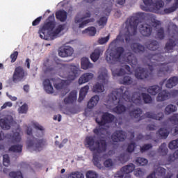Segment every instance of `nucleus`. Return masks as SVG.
Returning <instances> with one entry per match:
<instances>
[{
    "label": "nucleus",
    "instance_id": "nucleus-1",
    "mask_svg": "<svg viewBox=\"0 0 178 178\" xmlns=\"http://www.w3.org/2000/svg\"><path fill=\"white\" fill-rule=\"evenodd\" d=\"M147 59V69L138 67L135 70V77L138 80H152L155 74V70H156V75L159 77H163L166 75V73H169L172 70V66L169 65V63H161L159 62H163L165 60V56L162 53L153 54L149 53L146 56Z\"/></svg>",
    "mask_w": 178,
    "mask_h": 178
},
{
    "label": "nucleus",
    "instance_id": "nucleus-2",
    "mask_svg": "<svg viewBox=\"0 0 178 178\" xmlns=\"http://www.w3.org/2000/svg\"><path fill=\"white\" fill-rule=\"evenodd\" d=\"M111 97L113 104L117 105L116 107L113 108V111L118 115H122L126 111V107L124 106L126 102L129 103L127 104L128 109H131L134 106L130 92L124 86H121L120 88L114 90L111 94Z\"/></svg>",
    "mask_w": 178,
    "mask_h": 178
},
{
    "label": "nucleus",
    "instance_id": "nucleus-3",
    "mask_svg": "<svg viewBox=\"0 0 178 178\" xmlns=\"http://www.w3.org/2000/svg\"><path fill=\"white\" fill-rule=\"evenodd\" d=\"M145 16V14L144 13H137L127 19L126 24L129 26L127 31L124 34V37L127 44H129V42H130L131 37H133V35H136V34H137V27L138 26V24L140 23V22H141V20H143V19H144Z\"/></svg>",
    "mask_w": 178,
    "mask_h": 178
},
{
    "label": "nucleus",
    "instance_id": "nucleus-4",
    "mask_svg": "<svg viewBox=\"0 0 178 178\" xmlns=\"http://www.w3.org/2000/svg\"><path fill=\"white\" fill-rule=\"evenodd\" d=\"M26 134L30 137L26 141V147L28 149H34L35 151H41L45 145H47V140L44 139H37L33 136V129L28 127Z\"/></svg>",
    "mask_w": 178,
    "mask_h": 178
},
{
    "label": "nucleus",
    "instance_id": "nucleus-5",
    "mask_svg": "<svg viewBox=\"0 0 178 178\" xmlns=\"http://www.w3.org/2000/svg\"><path fill=\"white\" fill-rule=\"evenodd\" d=\"M86 141L89 149L92 152L96 151L97 154H102V152H105L106 148H108V143L105 139H99L95 141L94 136H88L86 138Z\"/></svg>",
    "mask_w": 178,
    "mask_h": 178
},
{
    "label": "nucleus",
    "instance_id": "nucleus-6",
    "mask_svg": "<svg viewBox=\"0 0 178 178\" xmlns=\"http://www.w3.org/2000/svg\"><path fill=\"white\" fill-rule=\"evenodd\" d=\"M123 54H124V48L118 47L115 50L106 52V60L109 65H116L120 62Z\"/></svg>",
    "mask_w": 178,
    "mask_h": 178
},
{
    "label": "nucleus",
    "instance_id": "nucleus-7",
    "mask_svg": "<svg viewBox=\"0 0 178 178\" xmlns=\"http://www.w3.org/2000/svg\"><path fill=\"white\" fill-rule=\"evenodd\" d=\"M56 27V22L55 21V14L49 15L46 19V22L39 30V34L42 40H48L47 36V31H54V29Z\"/></svg>",
    "mask_w": 178,
    "mask_h": 178
},
{
    "label": "nucleus",
    "instance_id": "nucleus-8",
    "mask_svg": "<svg viewBox=\"0 0 178 178\" xmlns=\"http://www.w3.org/2000/svg\"><path fill=\"white\" fill-rule=\"evenodd\" d=\"M113 120H115V115L108 112L104 113L100 121H98V119H96V122L99 124V127L95 129L93 133L96 134V136H101L102 132L105 130V129L101 127V126H105V124L112 123Z\"/></svg>",
    "mask_w": 178,
    "mask_h": 178
},
{
    "label": "nucleus",
    "instance_id": "nucleus-9",
    "mask_svg": "<svg viewBox=\"0 0 178 178\" xmlns=\"http://www.w3.org/2000/svg\"><path fill=\"white\" fill-rule=\"evenodd\" d=\"M144 6H140L142 10H145V12H154V13H158L159 10L161 8L165 6V3L162 0H143Z\"/></svg>",
    "mask_w": 178,
    "mask_h": 178
},
{
    "label": "nucleus",
    "instance_id": "nucleus-10",
    "mask_svg": "<svg viewBox=\"0 0 178 178\" xmlns=\"http://www.w3.org/2000/svg\"><path fill=\"white\" fill-rule=\"evenodd\" d=\"M169 35L172 38H170L168 42L165 44V49L166 52H172L173 48L176 47V41L175 40H178V27L177 25L172 24L171 27L168 28ZM173 38L175 40H173Z\"/></svg>",
    "mask_w": 178,
    "mask_h": 178
},
{
    "label": "nucleus",
    "instance_id": "nucleus-11",
    "mask_svg": "<svg viewBox=\"0 0 178 178\" xmlns=\"http://www.w3.org/2000/svg\"><path fill=\"white\" fill-rule=\"evenodd\" d=\"M98 80L102 83H97L93 86L92 91L93 92H104L105 91V87L104 84H108V80H109V76H108V71L104 70L99 74Z\"/></svg>",
    "mask_w": 178,
    "mask_h": 178
},
{
    "label": "nucleus",
    "instance_id": "nucleus-12",
    "mask_svg": "<svg viewBox=\"0 0 178 178\" xmlns=\"http://www.w3.org/2000/svg\"><path fill=\"white\" fill-rule=\"evenodd\" d=\"M131 101L135 105H140L141 104V99L143 98L145 104H151L152 102V97L147 93H140V92H135L131 96Z\"/></svg>",
    "mask_w": 178,
    "mask_h": 178
},
{
    "label": "nucleus",
    "instance_id": "nucleus-13",
    "mask_svg": "<svg viewBox=\"0 0 178 178\" xmlns=\"http://www.w3.org/2000/svg\"><path fill=\"white\" fill-rule=\"evenodd\" d=\"M27 71L22 66L19 65L16 67L13 74V83L23 81L27 77Z\"/></svg>",
    "mask_w": 178,
    "mask_h": 178
},
{
    "label": "nucleus",
    "instance_id": "nucleus-14",
    "mask_svg": "<svg viewBox=\"0 0 178 178\" xmlns=\"http://www.w3.org/2000/svg\"><path fill=\"white\" fill-rule=\"evenodd\" d=\"M88 17H91V13H90V11H87L85 14L83 15L81 18L76 17L74 19V23H76V24L80 23L79 25V28L84 29V27H86V26H87L88 23H94L95 22V19H88ZM84 19H88L84 20Z\"/></svg>",
    "mask_w": 178,
    "mask_h": 178
},
{
    "label": "nucleus",
    "instance_id": "nucleus-15",
    "mask_svg": "<svg viewBox=\"0 0 178 178\" xmlns=\"http://www.w3.org/2000/svg\"><path fill=\"white\" fill-rule=\"evenodd\" d=\"M5 138L10 140L13 144H15V143H20V141H22V137L20 136V133L19 132L7 134L5 136V134H3L2 131H0V141H2V140H3Z\"/></svg>",
    "mask_w": 178,
    "mask_h": 178
},
{
    "label": "nucleus",
    "instance_id": "nucleus-16",
    "mask_svg": "<svg viewBox=\"0 0 178 178\" xmlns=\"http://www.w3.org/2000/svg\"><path fill=\"white\" fill-rule=\"evenodd\" d=\"M68 69L70 71L66 72V74L64 75L65 79H67L68 81H73V80L76 79L77 77V74L79 73V68L76 65H67Z\"/></svg>",
    "mask_w": 178,
    "mask_h": 178
},
{
    "label": "nucleus",
    "instance_id": "nucleus-17",
    "mask_svg": "<svg viewBox=\"0 0 178 178\" xmlns=\"http://www.w3.org/2000/svg\"><path fill=\"white\" fill-rule=\"evenodd\" d=\"M127 134L124 131L120 130L114 132L111 136V140L113 143H120L126 140Z\"/></svg>",
    "mask_w": 178,
    "mask_h": 178
},
{
    "label": "nucleus",
    "instance_id": "nucleus-18",
    "mask_svg": "<svg viewBox=\"0 0 178 178\" xmlns=\"http://www.w3.org/2000/svg\"><path fill=\"white\" fill-rule=\"evenodd\" d=\"M139 31L143 37H149L152 34V26L148 24L140 25Z\"/></svg>",
    "mask_w": 178,
    "mask_h": 178
},
{
    "label": "nucleus",
    "instance_id": "nucleus-19",
    "mask_svg": "<svg viewBox=\"0 0 178 178\" xmlns=\"http://www.w3.org/2000/svg\"><path fill=\"white\" fill-rule=\"evenodd\" d=\"M130 49L134 54H144L145 52V47L138 42H133L130 44Z\"/></svg>",
    "mask_w": 178,
    "mask_h": 178
},
{
    "label": "nucleus",
    "instance_id": "nucleus-20",
    "mask_svg": "<svg viewBox=\"0 0 178 178\" xmlns=\"http://www.w3.org/2000/svg\"><path fill=\"white\" fill-rule=\"evenodd\" d=\"M73 48L69 46H65L60 49L58 55L59 56H61V58H66L67 56H72V55H73Z\"/></svg>",
    "mask_w": 178,
    "mask_h": 178
},
{
    "label": "nucleus",
    "instance_id": "nucleus-21",
    "mask_svg": "<svg viewBox=\"0 0 178 178\" xmlns=\"http://www.w3.org/2000/svg\"><path fill=\"white\" fill-rule=\"evenodd\" d=\"M65 29V24L58 25L54 31L49 33L51 40H55V38H57L58 35H59V34H60V33H62V31H63V30Z\"/></svg>",
    "mask_w": 178,
    "mask_h": 178
},
{
    "label": "nucleus",
    "instance_id": "nucleus-22",
    "mask_svg": "<svg viewBox=\"0 0 178 178\" xmlns=\"http://www.w3.org/2000/svg\"><path fill=\"white\" fill-rule=\"evenodd\" d=\"M94 79V74L86 72L85 74H83L80 78L79 79L78 83L79 84H86V83H88L90 80H92Z\"/></svg>",
    "mask_w": 178,
    "mask_h": 178
},
{
    "label": "nucleus",
    "instance_id": "nucleus-23",
    "mask_svg": "<svg viewBox=\"0 0 178 178\" xmlns=\"http://www.w3.org/2000/svg\"><path fill=\"white\" fill-rule=\"evenodd\" d=\"M77 99V92L76 90H72L68 95L67 97L64 99V103L65 105H69L76 102Z\"/></svg>",
    "mask_w": 178,
    "mask_h": 178
},
{
    "label": "nucleus",
    "instance_id": "nucleus-24",
    "mask_svg": "<svg viewBox=\"0 0 178 178\" xmlns=\"http://www.w3.org/2000/svg\"><path fill=\"white\" fill-rule=\"evenodd\" d=\"M170 98V92L168 90H161L159 92L158 96L156 97L157 102H162L163 101H167Z\"/></svg>",
    "mask_w": 178,
    "mask_h": 178
},
{
    "label": "nucleus",
    "instance_id": "nucleus-25",
    "mask_svg": "<svg viewBox=\"0 0 178 178\" xmlns=\"http://www.w3.org/2000/svg\"><path fill=\"white\" fill-rule=\"evenodd\" d=\"M102 54H104V50H102L101 47H97L95 49L94 51L90 54V59L92 62H97Z\"/></svg>",
    "mask_w": 178,
    "mask_h": 178
},
{
    "label": "nucleus",
    "instance_id": "nucleus-26",
    "mask_svg": "<svg viewBox=\"0 0 178 178\" xmlns=\"http://www.w3.org/2000/svg\"><path fill=\"white\" fill-rule=\"evenodd\" d=\"M145 46L149 51H156L159 48V42L156 40H150L145 43Z\"/></svg>",
    "mask_w": 178,
    "mask_h": 178
},
{
    "label": "nucleus",
    "instance_id": "nucleus-27",
    "mask_svg": "<svg viewBox=\"0 0 178 178\" xmlns=\"http://www.w3.org/2000/svg\"><path fill=\"white\" fill-rule=\"evenodd\" d=\"M145 116H146V118H147L148 119H154V120H162L164 117L163 113H162L155 114L151 112H147L145 114Z\"/></svg>",
    "mask_w": 178,
    "mask_h": 178
},
{
    "label": "nucleus",
    "instance_id": "nucleus-28",
    "mask_svg": "<svg viewBox=\"0 0 178 178\" xmlns=\"http://www.w3.org/2000/svg\"><path fill=\"white\" fill-rule=\"evenodd\" d=\"M44 89L47 94H52L54 92V87L49 79H44L43 81Z\"/></svg>",
    "mask_w": 178,
    "mask_h": 178
},
{
    "label": "nucleus",
    "instance_id": "nucleus-29",
    "mask_svg": "<svg viewBox=\"0 0 178 178\" xmlns=\"http://www.w3.org/2000/svg\"><path fill=\"white\" fill-rule=\"evenodd\" d=\"M81 69L87 70V69H92L94 65L90 62V60L87 58H82L81 62Z\"/></svg>",
    "mask_w": 178,
    "mask_h": 178
},
{
    "label": "nucleus",
    "instance_id": "nucleus-30",
    "mask_svg": "<svg viewBox=\"0 0 178 178\" xmlns=\"http://www.w3.org/2000/svg\"><path fill=\"white\" fill-rule=\"evenodd\" d=\"M161 91H162V87L158 85L152 86L147 88V92L150 94V95H156V94H159Z\"/></svg>",
    "mask_w": 178,
    "mask_h": 178
},
{
    "label": "nucleus",
    "instance_id": "nucleus-31",
    "mask_svg": "<svg viewBox=\"0 0 178 178\" xmlns=\"http://www.w3.org/2000/svg\"><path fill=\"white\" fill-rule=\"evenodd\" d=\"M102 157L99 156V154L97 153L93 154L92 162L95 166H97L98 169H102L103 168L102 163H101V160Z\"/></svg>",
    "mask_w": 178,
    "mask_h": 178
},
{
    "label": "nucleus",
    "instance_id": "nucleus-32",
    "mask_svg": "<svg viewBox=\"0 0 178 178\" xmlns=\"http://www.w3.org/2000/svg\"><path fill=\"white\" fill-rule=\"evenodd\" d=\"M143 114V110L140 108H137L129 111V115L131 118H134V119H139L141 120V115Z\"/></svg>",
    "mask_w": 178,
    "mask_h": 178
},
{
    "label": "nucleus",
    "instance_id": "nucleus-33",
    "mask_svg": "<svg viewBox=\"0 0 178 178\" xmlns=\"http://www.w3.org/2000/svg\"><path fill=\"white\" fill-rule=\"evenodd\" d=\"M177 84H178V77L172 76L167 81L165 87L167 88H173V87H176Z\"/></svg>",
    "mask_w": 178,
    "mask_h": 178
},
{
    "label": "nucleus",
    "instance_id": "nucleus-34",
    "mask_svg": "<svg viewBox=\"0 0 178 178\" xmlns=\"http://www.w3.org/2000/svg\"><path fill=\"white\" fill-rule=\"evenodd\" d=\"M56 17L60 22H66L67 19V13L65 10H58L56 13Z\"/></svg>",
    "mask_w": 178,
    "mask_h": 178
},
{
    "label": "nucleus",
    "instance_id": "nucleus-35",
    "mask_svg": "<svg viewBox=\"0 0 178 178\" xmlns=\"http://www.w3.org/2000/svg\"><path fill=\"white\" fill-rule=\"evenodd\" d=\"M120 84H123L124 86H131L133 84V78L129 75H125L119 80Z\"/></svg>",
    "mask_w": 178,
    "mask_h": 178
},
{
    "label": "nucleus",
    "instance_id": "nucleus-36",
    "mask_svg": "<svg viewBox=\"0 0 178 178\" xmlns=\"http://www.w3.org/2000/svg\"><path fill=\"white\" fill-rule=\"evenodd\" d=\"M88 90H90V86H85L83 88H82L80 90L79 92V97L78 99L79 102H81L84 98H86V96L87 95V93L88 92Z\"/></svg>",
    "mask_w": 178,
    "mask_h": 178
},
{
    "label": "nucleus",
    "instance_id": "nucleus-37",
    "mask_svg": "<svg viewBox=\"0 0 178 178\" xmlns=\"http://www.w3.org/2000/svg\"><path fill=\"white\" fill-rule=\"evenodd\" d=\"M99 101V96L98 95L93 96L88 102V109H92V108H94V106H95L97 104H98Z\"/></svg>",
    "mask_w": 178,
    "mask_h": 178
},
{
    "label": "nucleus",
    "instance_id": "nucleus-38",
    "mask_svg": "<svg viewBox=\"0 0 178 178\" xmlns=\"http://www.w3.org/2000/svg\"><path fill=\"white\" fill-rule=\"evenodd\" d=\"M134 169H136V165H134V164H133V163H130L127 165H125V166L122 167L120 169V170L122 172H123L124 175V174L131 173L134 170Z\"/></svg>",
    "mask_w": 178,
    "mask_h": 178
},
{
    "label": "nucleus",
    "instance_id": "nucleus-39",
    "mask_svg": "<svg viewBox=\"0 0 178 178\" xmlns=\"http://www.w3.org/2000/svg\"><path fill=\"white\" fill-rule=\"evenodd\" d=\"M170 122L172 123V124H176L177 126L175 127V134H178V113L174 114L172 116L169 118Z\"/></svg>",
    "mask_w": 178,
    "mask_h": 178
},
{
    "label": "nucleus",
    "instance_id": "nucleus-40",
    "mask_svg": "<svg viewBox=\"0 0 178 178\" xmlns=\"http://www.w3.org/2000/svg\"><path fill=\"white\" fill-rule=\"evenodd\" d=\"M158 134H159L161 138L163 140H166L168 137H169V134H170V131L165 128H160L158 131Z\"/></svg>",
    "mask_w": 178,
    "mask_h": 178
},
{
    "label": "nucleus",
    "instance_id": "nucleus-41",
    "mask_svg": "<svg viewBox=\"0 0 178 178\" xmlns=\"http://www.w3.org/2000/svg\"><path fill=\"white\" fill-rule=\"evenodd\" d=\"M127 60L128 63H129V65H131L132 66H136V65L138 63L137 57H136V56H134V54H130L129 55H128V56L127 57Z\"/></svg>",
    "mask_w": 178,
    "mask_h": 178
},
{
    "label": "nucleus",
    "instance_id": "nucleus-42",
    "mask_svg": "<svg viewBox=\"0 0 178 178\" xmlns=\"http://www.w3.org/2000/svg\"><path fill=\"white\" fill-rule=\"evenodd\" d=\"M9 151L11 152H15L16 154L22 153L23 151V145H13L10 147Z\"/></svg>",
    "mask_w": 178,
    "mask_h": 178
},
{
    "label": "nucleus",
    "instance_id": "nucleus-43",
    "mask_svg": "<svg viewBox=\"0 0 178 178\" xmlns=\"http://www.w3.org/2000/svg\"><path fill=\"white\" fill-rule=\"evenodd\" d=\"M0 126L5 130H9L10 129V122L8 119H0Z\"/></svg>",
    "mask_w": 178,
    "mask_h": 178
},
{
    "label": "nucleus",
    "instance_id": "nucleus-44",
    "mask_svg": "<svg viewBox=\"0 0 178 178\" xmlns=\"http://www.w3.org/2000/svg\"><path fill=\"white\" fill-rule=\"evenodd\" d=\"M83 34H88L90 37H94L97 34V29L94 26L88 27V29L83 31Z\"/></svg>",
    "mask_w": 178,
    "mask_h": 178
},
{
    "label": "nucleus",
    "instance_id": "nucleus-45",
    "mask_svg": "<svg viewBox=\"0 0 178 178\" xmlns=\"http://www.w3.org/2000/svg\"><path fill=\"white\" fill-rule=\"evenodd\" d=\"M119 42H124V39L123 36H122V33H120L116 38L111 42L110 45H111V47H116Z\"/></svg>",
    "mask_w": 178,
    "mask_h": 178
},
{
    "label": "nucleus",
    "instance_id": "nucleus-46",
    "mask_svg": "<svg viewBox=\"0 0 178 178\" xmlns=\"http://www.w3.org/2000/svg\"><path fill=\"white\" fill-rule=\"evenodd\" d=\"M176 111H177V107L173 104H168L165 108L166 115H170V113H173V112H176Z\"/></svg>",
    "mask_w": 178,
    "mask_h": 178
},
{
    "label": "nucleus",
    "instance_id": "nucleus-47",
    "mask_svg": "<svg viewBox=\"0 0 178 178\" xmlns=\"http://www.w3.org/2000/svg\"><path fill=\"white\" fill-rule=\"evenodd\" d=\"M136 163L138 166H145L148 163V160L143 157H138L136 160Z\"/></svg>",
    "mask_w": 178,
    "mask_h": 178
},
{
    "label": "nucleus",
    "instance_id": "nucleus-48",
    "mask_svg": "<svg viewBox=\"0 0 178 178\" xmlns=\"http://www.w3.org/2000/svg\"><path fill=\"white\" fill-rule=\"evenodd\" d=\"M68 178H84V175L79 171L71 172L68 175Z\"/></svg>",
    "mask_w": 178,
    "mask_h": 178
},
{
    "label": "nucleus",
    "instance_id": "nucleus-49",
    "mask_svg": "<svg viewBox=\"0 0 178 178\" xmlns=\"http://www.w3.org/2000/svg\"><path fill=\"white\" fill-rule=\"evenodd\" d=\"M159 152L161 154V155L165 156L168 154V147H166V143H162L159 148Z\"/></svg>",
    "mask_w": 178,
    "mask_h": 178
},
{
    "label": "nucleus",
    "instance_id": "nucleus-50",
    "mask_svg": "<svg viewBox=\"0 0 178 178\" xmlns=\"http://www.w3.org/2000/svg\"><path fill=\"white\" fill-rule=\"evenodd\" d=\"M156 35L158 40H163V38H165V29L163 28H160L157 31V33Z\"/></svg>",
    "mask_w": 178,
    "mask_h": 178
},
{
    "label": "nucleus",
    "instance_id": "nucleus-51",
    "mask_svg": "<svg viewBox=\"0 0 178 178\" xmlns=\"http://www.w3.org/2000/svg\"><path fill=\"white\" fill-rule=\"evenodd\" d=\"M9 176L11 178H23V174L20 171H13L9 173Z\"/></svg>",
    "mask_w": 178,
    "mask_h": 178
},
{
    "label": "nucleus",
    "instance_id": "nucleus-52",
    "mask_svg": "<svg viewBox=\"0 0 178 178\" xmlns=\"http://www.w3.org/2000/svg\"><path fill=\"white\" fill-rule=\"evenodd\" d=\"M113 76H124V74H126V70L123 68L115 70L113 71Z\"/></svg>",
    "mask_w": 178,
    "mask_h": 178
},
{
    "label": "nucleus",
    "instance_id": "nucleus-53",
    "mask_svg": "<svg viewBox=\"0 0 178 178\" xmlns=\"http://www.w3.org/2000/svg\"><path fill=\"white\" fill-rule=\"evenodd\" d=\"M136 147L137 145L136 144V143L133 142L129 143L127 148V152H129V154H131V152H134Z\"/></svg>",
    "mask_w": 178,
    "mask_h": 178
},
{
    "label": "nucleus",
    "instance_id": "nucleus-54",
    "mask_svg": "<svg viewBox=\"0 0 178 178\" xmlns=\"http://www.w3.org/2000/svg\"><path fill=\"white\" fill-rule=\"evenodd\" d=\"M65 86L66 81H62L60 83L54 84V88H56V90H63Z\"/></svg>",
    "mask_w": 178,
    "mask_h": 178
},
{
    "label": "nucleus",
    "instance_id": "nucleus-55",
    "mask_svg": "<svg viewBox=\"0 0 178 178\" xmlns=\"http://www.w3.org/2000/svg\"><path fill=\"white\" fill-rule=\"evenodd\" d=\"M168 148L170 149H176V148H178V139L170 142Z\"/></svg>",
    "mask_w": 178,
    "mask_h": 178
},
{
    "label": "nucleus",
    "instance_id": "nucleus-56",
    "mask_svg": "<svg viewBox=\"0 0 178 178\" xmlns=\"http://www.w3.org/2000/svg\"><path fill=\"white\" fill-rule=\"evenodd\" d=\"M177 8L178 7L174 4V6H172L171 7H169L168 8H165L164 9V13L165 15H169V13H173V12H175L177 9Z\"/></svg>",
    "mask_w": 178,
    "mask_h": 178
},
{
    "label": "nucleus",
    "instance_id": "nucleus-57",
    "mask_svg": "<svg viewBox=\"0 0 178 178\" xmlns=\"http://www.w3.org/2000/svg\"><path fill=\"white\" fill-rule=\"evenodd\" d=\"M3 164L4 166H8L10 165V159L8 154H4L3 156Z\"/></svg>",
    "mask_w": 178,
    "mask_h": 178
},
{
    "label": "nucleus",
    "instance_id": "nucleus-58",
    "mask_svg": "<svg viewBox=\"0 0 178 178\" xmlns=\"http://www.w3.org/2000/svg\"><path fill=\"white\" fill-rule=\"evenodd\" d=\"M87 178H98V174L95 171L89 170L86 172Z\"/></svg>",
    "mask_w": 178,
    "mask_h": 178
},
{
    "label": "nucleus",
    "instance_id": "nucleus-59",
    "mask_svg": "<svg viewBox=\"0 0 178 178\" xmlns=\"http://www.w3.org/2000/svg\"><path fill=\"white\" fill-rule=\"evenodd\" d=\"M18 111L19 113H27V111H29V106H27L26 104H24L19 108Z\"/></svg>",
    "mask_w": 178,
    "mask_h": 178
},
{
    "label": "nucleus",
    "instance_id": "nucleus-60",
    "mask_svg": "<svg viewBox=\"0 0 178 178\" xmlns=\"http://www.w3.org/2000/svg\"><path fill=\"white\" fill-rule=\"evenodd\" d=\"M99 26H106V23H108V18L106 17H102L99 21H97Z\"/></svg>",
    "mask_w": 178,
    "mask_h": 178
},
{
    "label": "nucleus",
    "instance_id": "nucleus-61",
    "mask_svg": "<svg viewBox=\"0 0 178 178\" xmlns=\"http://www.w3.org/2000/svg\"><path fill=\"white\" fill-rule=\"evenodd\" d=\"M152 148V144H145L140 147V152L144 153L145 151H148Z\"/></svg>",
    "mask_w": 178,
    "mask_h": 178
},
{
    "label": "nucleus",
    "instance_id": "nucleus-62",
    "mask_svg": "<svg viewBox=\"0 0 178 178\" xmlns=\"http://www.w3.org/2000/svg\"><path fill=\"white\" fill-rule=\"evenodd\" d=\"M134 173L136 177H143L145 172L141 168H138L134 171Z\"/></svg>",
    "mask_w": 178,
    "mask_h": 178
},
{
    "label": "nucleus",
    "instance_id": "nucleus-63",
    "mask_svg": "<svg viewBox=\"0 0 178 178\" xmlns=\"http://www.w3.org/2000/svg\"><path fill=\"white\" fill-rule=\"evenodd\" d=\"M178 159V149L177 151H175L173 154H170L168 156V161L170 162H173V161H175L176 159Z\"/></svg>",
    "mask_w": 178,
    "mask_h": 178
},
{
    "label": "nucleus",
    "instance_id": "nucleus-64",
    "mask_svg": "<svg viewBox=\"0 0 178 178\" xmlns=\"http://www.w3.org/2000/svg\"><path fill=\"white\" fill-rule=\"evenodd\" d=\"M104 165L105 168H112V166H113V161H112V159H108L104 161Z\"/></svg>",
    "mask_w": 178,
    "mask_h": 178
}]
</instances>
